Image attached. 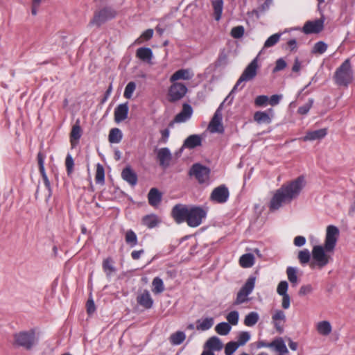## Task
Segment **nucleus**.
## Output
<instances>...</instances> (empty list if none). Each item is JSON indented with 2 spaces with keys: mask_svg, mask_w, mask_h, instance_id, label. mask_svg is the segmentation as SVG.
<instances>
[{
  "mask_svg": "<svg viewBox=\"0 0 355 355\" xmlns=\"http://www.w3.org/2000/svg\"><path fill=\"white\" fill-rule=\"evenodd\" d=\"M250 334L248 331H242L239 334L238 336L237 344H239V346H242L245 345V343L250 340Z\"/></svg>",
  "mask_w": 355,
  "mask_h": 355,
  "instance_id": "obj_53",
  "label": "nucleus"
},
{
  "mask_svg": "<svg viewBox=\"0 0 355 355\" xmlns=\"http://www.w3.org/2000/svg\"><path fill=\"white\" fill-rule=\"evenodd\" d=\"M157 159L159 165L166 168L169 166L172 159V155L168 148H162L157 153Z\"/></svg>",
  "mask_w": 355,
  "mask_h": 355,
  "instance_id": "obj_16",
  "label": "nucleus"
},
{
  "mask_svg": "<svg viewBox=\"0 0 355 355\" xmlns=\"http://www.w3.org/2000/svg\"><path fill=\"white\" fill-rule=\"evenodd\" d=\"M136 56L141 60L150 63L153 58V51L148 47H140L136 51Z\"/></svg>",
  "mask_w": 355,
  "mask_h": 355,
  "instance_id": "obj_24",
  "label": "nucleus"
},
{
  "mask_svg": "<svg viewBox=\"0 0 355 355\" xmlns=\"http://www.w3.org/2000/svg\"><path fill=\"white\" fill-rule=\"evenodd\" d=\"M187 92V87L183 83H173L168 90V100L175 102L182 98Z\"/></svg>",
  "mask_w": 355,
  "mask_h": 355,
  "instance_id": "obj_11",
  "label": "nucleus"
},
{
  "mask_svg": "<svg viewBox=\"0 0 355 355\" xmlns=\"http://www.w3.org/2000/svg\"><path fill=\"white\" fill-rule=\"evenodd\" d=\"M239 312L236 311H232L227 314L226 319L228 321L227 323L231 324L232 325H236L239 322Z\"/></svg>",
  "mask_w": 355,
  "mask_h": 355,
  "instance_id": "obj_51",
  "label": "nucleus"
},
{
  "mask_svg": "<svg viewBox=\"0 0 355 355\" xmlns=\"http://www.w3.org/2000/svg\"><path fill=\"white\" fill-rule=\"evenodd\" d=\"M254 263V257L251 253L243 254L239 259V264L243 268H250Z\"/></svg>",
  "mask_w": 355,
  "mask_h": 355,
  "instance_id": "obj_30",
  "label": "nucleus"
},
{
  "mask_svg": "<svg viewBox=\"0 0 355 355\" xmlns=\"http://www.w3.org/2000/svg\"><path fill=\"white\" fill-rule=\"evenodd\" d=\"M15 343L26 349H31L36 343L35 333L33 331H21L14 335Z\"/></svg>",
  "mask_w": 355,
  "mask_h": 355,
  "instance_id": "obj_5",
  "label": "nucleus"
},
{
  "mask_svg": "<svg viewBox=\"0 0 355 355\" xmlns=\"http://www.w3.org/2000/svg\"><path fill=\"white\" fill-rule=\"evenodd\" d=\"M114 261L112 258L108 257L103 261V269L106 272V275H110L112 272H115L116 269L113 266Z\"/></svg>",
  "mask_w": 355,
  "mask_h": 355,
  "instance_id": "obj_41",
  "label": "nucleus"
},
{
  "mask_svg": "<svg viewBox=\"0 0 355 355\" xmlns=\"http://www.w3.org/2000/svg\"><path fill=\"white\" fill-rule=\"evenodd\" d=\"M272 322L282 321L283 322L286 320V315L283 311L277 310L275 313L272 316Z\"/></svg>",
  "mask_w": 355,
  "mask_h": 355,
  "instance_id": "obj_59",
  "label": "nucleus"
},
{
  "mask_svg": "<svg viewBox=\"0 0 355 355\" xmlns=\"http://www.w3.org/2000/svg\"><path fill=\"white\" fill-rule=\"evenodd\" d=\"M228 63V57L225 52V51L223 49L220 51L217 60L214 62L215 67H225Z\"/></svg>",
  "mask_w": 355,
  "mask_h": 355,
  "instance_id": "obj_38",
  "label": "nucleus"
},
{
  "mask_svg": "<svg viewBox=\"0 0 355 355\" xmlns=\"http://www.w3.org/2000/svg\"><path fill=\"white\" fill-rule=\"evenodd\" d=\"M197 329L206 331L209 329L214 324V319L212 318H206L197 321Z\"/></svg>",
  "mask_w": 355,
  "mask_h": 355,
  "instance_id": "obj_33",
  "label": "nucleus"
},
{
  "mask_svg": "<svg viewBox=\"0 0 355 355\" xmlns=\"http://www.w3.org/2000/svg\"><path fill=\"white\" fill-rule=\"evenodd\" d=\"M207 211L200 207H192L189 209L187 225L191 227L199 226L205 218Z\"/></svg>",
  "mask_w": 355,
  "mask_h": 355,
  "instance_id": "obj_7",
  "label": "nucleus"
},
{
  "mask_svg": "<svg viewBox=\"0 0 355 355\" xmlns=\"http://www.w3.org/2000/svg\"><path fill=\"white\" fill-rule=\"evenodd\" d=\"M135 83L133 81L129 82L125 88L123 94L124 97L127 99H130L132 96L133 92H135Z\"/></svg>",
  "mask_w": 355,
  "mask_h": 355,
  "instance_id": "obj_45",
  "label": "nucleus"
},
{
  "mask_svg": "<svg viewBox=\"0 0 355 355\" xmlns=\"http://www.w3.org/2000/svg\"><path fill=\"white\" fill-rule=\"evenodd\" d=\"M162 198V193L157 188H152L148 194V200L150 205L157 207Z\"/></svg>",
  "mask_w": 355,
  "mask_h": 355,
  "instance_id": "obj_23",
  "label": "nucleus"
},
{
  "mask_svg": "<svg viewBox=\"0 0 355 355\" xmlns=\"http://www.w3.org/2000/svg\"><path fill=\"white\" fill-rule=\"evenodd\" d=\"M259 319V314L257 312L252 311L245 315L244 324L248 327H253L257 323Z\"/></svg>",
  "mask_w": 355,
  "mask_h": 355,
  "instance_id": "obj_35",
  "label": "nucleus"
},
{
  "mask_svg": "<svg viewBox=\"0 0 355 355\" xmlns=\"http://www.w3.org/2000/svg\"><path fill=\"white\" fill-rule=\"evenodd\" d=\"M42 0H32L31 2V13L33 15H36L37 13V8L40 7Z\"/></svg>",
  "mask_w": 355,
  "mask_h": 355,
  "instance_id": "obj_62",
  "label": "nucleus"
},
{
  "mask_svg": "<svg viewBox=\"0 0 355 355\" xmlns=\"http://www.w3.org/2000/svg\"><path fill=\"white\" fill-rule=\"evenodd\" d=\"M297 258L302 264H306L310 261L311 254L307 249H304L298 253Z\"/></svg>",
  "mask_w": 355,
  "mask_h": 355,
  "instance_id": "obj_47",
  "label": "nucleus"
},
{
  "mask_svg": "<svg viewBox=\"0 0 355 355\" xmlns=\"http://www.w3.org/2000/svg\"><path fill=\"white\" fill-rule=\"evenodd\" d=\"M186 338V335L183 331H176L170 336L169 340L172 345H178L183 343Z\"/></svg>",
  "mask_w": 355,
  "mask_h": 355,
  "instance_id": "obj_34",
  "label": "nucleus"
},
{
  "mask_svg": "<svg viewBox=\"0 0 355 355\" xmlns=\"http://www.w3.org/2000/svg\"><path fill=\"white\" fill-rule=\"evenodd\" d=\"M205 348L209 351H220L223 348V343L216 336L209 338L205 344Z\"/></svg>",
  "mask_w": 355,
  "mask_h": 355,
  "instance_id": "obj_25",
  "label": "nucleus"
},
{
  "mask_svg": "<svg viewBox=\"0 0 355 355\" xmlns=\"http://www.w3.org/2000/svg\"><path fill=\"white\" fill-rule=\"evenodd\" d=\"M305 186L303 176H299L288 184H283L277 189L270 202V209L277 210L283 203H289L297 198Z\"/></svg>",
  "mask_w": 355,
  "mask_h": 355,
  "instance_id": "obj_1",
  "label": "nucleus"
},
{
  "mask_svg": "<svg viewBox=\"0 0 355 355\" xmlns=\"http://www.w3.org/2000/svg\"><path fill=\"white\" fill-rule=\"evenodd\" d=\"M122 137L121 130L117 128H114L110 131L108 140L112 144H118L121 141Z\"/></svg>",
  "mask_w": 355,
  "mask_h": 355,
  "instance_id": "obj_32",
  "label": "nucleus"
},
{
  "mask_svg": "<svg viewBox=\"0 0 355 355\" xmlns=\"http://www.w3.org/2000/svg\"><path fill=\"white\" fill-rule=\"evenodd\" d=\"M142 223L148 228H153L159 223V220L157 215L150 214L146 215L142 218Z\"/></svg>",
  "mask_w": 355,
  "mask_h": 355,
  "instance_id": "obj_31",
  "label": "nucleus"
},
{
  "mask_svg": "<svg viewBox=\"0 0 355 355\" xmlns=\"http://www.w3.org/2000/svg\"><path fill=\"white\" fill-rule=\"evenodd\" d=\"M318 332L322 335L327 336L329 335L332 331V327L329 321H321L317 324L316 327Z\"/></svg>",
  "mask_w": 355,
  "mask_h": 355,
  "instance_id": "obj_27",
  "label": "nucleus"
},
{
  "mask_svg": "<svg viewBox=\"0 0 355 355\" xmlns=\"http://www.w3.org/2000/svg\"><path fill=\"white\" fill-rule=\"evenodd\" d=\"M137 302L140 306L147 309L152 308L153 305V300L147 290H144L142 293L137 297Z\"/></svg>",
  "mask_w": 355,
  "mask_h": 355,
  "instance_id": "obj_19",
  "label": "nucleus"
},
{
  "mask_svg": "<svg viewBox=\"0 0 355 355\" xmlns=\"http://www.w3.org/2000/svg\"><path fill=\"white\" fill-rule=\"evenodd\" d=\"M231 329L232 327L230 324L225 322L218 323L215 327L216 331L222 336L227 335L230 333Z\"/></svg>",
  "mask_w": 355,
  "mask_h": 355,
  "instance_id": "obj_40",
  "label": "nucleus"
},
{
  "mask_svg": "<svg viewBox=\"0 0 355 355\" xmlns=\"http://www.w3.org/2000/svg\"><path fill=\"white\" fill-rule=\"evenodd\" d=\"M281 33H275L270 36L264 43V48H269L275 46L279 40Z\"/></svg>",
  "mask_w": 355,
  "mask_h": 355,
  "instance_id": "obj_44",
  "label": "nucleus"
},
{
  "mask_svg": "<svg viewBox=\"0 0 355 355\" xmlns=\"http://www.w3.org/2000/svg\"><path fill=\"white\" fill-rule=\"evenodd\" d=\"M193 76V73L189 69H182L176 71L170 78L171 83H175L178 80H191Z\"/></svg>",
  "mask_w": 355,
  "mask_h": 355,
  "instance_id": "obj_20",
  "label": "nucleus"
},
{
  "mask_svg": "<svg viewBox=\"0 0 355 355\" xmlns=\"http://www.w3.org/2000/svg\"><path fill=\"white\" fill-rule=\"evenodd\" d=\"M268 101V97L267 96L260 95V96H258L255 98L254 102H255V105L257 106H263V105H265Z\"/></svg>",
  "mask_w": 355,
  "mask_h": 355,
  "instance_id": "obj_61",
  "label": "nucleus"
},
{
  "mask_svg": "<svg viewBox=\"0 0 355 355\" xmlns=\"http://www.w3.org/2000/svg\"><path fill=\"white\" fill-rule=\"evenodd\" d=\"M288 288V284L286 281H281L277 288V292L279 295H288L287 291Z\"/></svg>",
  "mask_w": 355,
  "mask_h": 355,
  "instance_id": "obj_54",
  "label": "nucleus"
},
{
  "mask_svg": "<svg viewBox=\"0 0 355 355\" xmlns=\"http://www.w3.org/2000/svg\"><path fill=\"white\" fill-rule=\"evenodd\" d=\"M95 181L98 184H104L105 182V170L101 164H97L95 175Z\"/></svg>",
  "mask_w": 355,
  "mask_h": 355,
  "instance_id": "obj_43",
  "label": "nucleus"
},
{
  "mask_svg": "<svg viewBox=\"0 0 355 355\" xmlns=\"http://www.w3.org/2000/svg\"><path fill=\"white\" fill-rule=\"evenodd\" d=\"M293 243L295 246L301 247L306 243V239L303 236H297L294 239Z\"/></svg>",
  "mask_w": 355,
  "mask_h": 355,
  "instance_id": "obj_63",
  "label": "nucleus"
},
{
  "mask_svg": "<svg viewBox=\"0 0 355 355\" xmlns=\"http://www.w3.org/2000/svg\"><path fill=\"white\" fill-rule=\"evenodd\" d=\"M129 107L128 103L119 105L114 110V121L120 123L128 118Z\"/></svg>",
  "mask_w": 355,
  "mask_h": 355,
  "instance_id": "obj_18",
  "label": "nucleus"
},
{
  "mask_svg": "<svg viewBox=\"0 0 355 355\" xmlns=\"http://www.w3.org/2000/svg\"><path fill=\"white\" fill-rule=\"evenodd\" d=\"M270 347H274L275 350L280 354H286L288 353V350L284 343L282 338H277L269 343Z\"/></svg>",
  "mask_w": 355,
  "mask_h": 355,
  "instance_id": "obj_26",
  "label": "nucleus"
},
{
  "mask_svg": "<svg viewBox=\"0 0 355 355\" xmlns=\"http://www.w3.org/2000/svg\"><path fill=\"white\" fill-rule=\"evenodd\" d=\"M189 209L184 205H175L171 210V216L174 220L180 224L187 220Z\"/></svg>",
  "mask_w": 355,
  "mask_h": 355,
  "instance_id": "obj_13",
  "label": "nucleus"
},
{
  "mask_svg": "<svg viewBox=\"0 0 355 355\" xmlns=\"http://www.w3.org/2000/svg\"><path fill=\"white\" fill-rule=\"evenodd\" d=\"M313 103V99L310 98L306 104L298 108L297 112L302 115L306 114L309 112L311 107H312Z\"/></svg>",
  "mask_w": 355,
  "mask_h": 355,
  "instance_id": "obj_55",
  "label": "nucleus"
},
{
  "mask_svg": "<svg viewBox=\"0 0 355 355\" xmlns=\"http://www.w3.org/2000/svg\"><path fill=\"white\" fill-rule=\"evenodd\" d=\"M193 113L192 107L187 103H184L182 105V110L178 113L168 124L170 128H173L175 123H183L189 120Z\"/></svg>",
  "mask_w": 355,
  "mask_h": 355,
  "instance_id": "obj_14",
  "label": "nucleus"
},
{
  "mask_svg": "<svg viewBox=\"0 0 355 355\" xmlns=\"http://www.w3.org/2000/svg\"><path fill=\"white\" fill-rule=\"evenodd\" d=\"M245 33V28L243 26H237L232 28L231 35L235 39L242 37Z\"/></svg>",
  "mask_w": 355,
  "mask_h": 355,
  "instance_id": "obj_49",
  "label": "nucleus"
},
{
  "mask_svg": "<svg viewBox=\"0 0 355 355\" xmlns=\"http://www.w3.org/2000/svg\"><path fill=\"white\" fill-rule=\"evenodd\" d=\"M313 291V287L311 284L302 285L299 291L298 295L300 296H304L306 295L310 294Z\"/></svg>",
  "mask_w": 355,
  "mask_h": 355,
  "instance_id": "obj_58",
  "label": "nucleus"
},
{
  "mask_svg": "<svg viewBox=\"0 0 355 355\" xmlns=\"http://www.w3.org/2000/svg\"><path fill=\"white\" fill-rule=\"evenodd\" d=\"M339 230L336 226L333 225L327 226L324 240V248L326 252H332L334 250L339 236Z\"/></svg>",
  "mask_w": 355,
  "mask_h": 355,
  "instance_id": "obj_9",
  "label": "nucleus"
},
{
  "mask_svg": "<svg viewBox=\"0 0 355 355\" xmlns=\"http://www.w3.org/2000/svg\"><path fill=\"white\" fill-rule=\"evenodd\" d=\"M211 5L214 9V16L216 21H219L221 18L223 9V0H212Z\"/></svg>",
  "mask_w": 355,
  "mask_h": 355,
  "instance_id": "obj_29",
  "label": "nucleus"
},
{
  "mask_svg": "<svg viewBox=\"0 0 355 355\" xmlns=\"http://www.w3.org/2000/svg\"><path fill=\"white\" fill-rule=\"evenodd\" d=\"M327 45L324 42L320 41L315 44L312 52L322 54L327 51Z\"/></svg>",
  "mask_w": 355,
  "mask_h": 355,
  "instance_id": "obj_52",
  "label": "nucleus"
},
{
  "mask_svg": "<svg viewBox=\"0 0 355 355\" xmlns=\"http://www.w3.org/2000/svg\"><path fill=\"white\" fill-rule=\"evenodd\" d=\"M254 120L259 123H270L271 119L266 112L258 111L254 115Z\"/></svg>",
  "mask_w": 355,
  "mask_h": 355,
  "instance_id": "obj_37",
  "label": "nucleus"
},
{
  "mask_svg": "<svg viewBox=\"0 0 355 355\" xmlns=\"http://www.w3.org/2000/svg\"><path fill=\"white\" fill-rule=\"evenodd\" d=\"M202 145V137L199 135H191L189 136L183 143V148L193 149Z\"/></svg>",
  "mask_w": 355,
  "mask_h": 355,
  "instance_id": "obj_21",
  "label": "nucleus"
},
{
  "mask_svg": "<svg viewBox=\"0 0 355 355\" xmlns=\"http://www.w3.org/2000/svg\"><path fill=\"white\" fill-rule=\"evenodd\" d=\"M286 275L288 281L291 282L293 287H295L299 282L297 277V269L295 267L288 266L286 268Z\"/></svg>",
  "mask_w": 355,
  "mask_h": 355,
  "instance_id": "obj_28",
  "label": "nucleus"
},
{
  "mask_svg": "<svg viewBox=\"0 0 355 355\" xmlns=\"http://www.w3.org/2000/svg\"><path fill=\"white\" fill-rule=\"evenodd\" d=\"M153 35V30L150 29V28L147 29L141 34L140 37L138 38L135 42L137 44H140L142 42V40H149L150 38H152Z\"/></svg>",
  "mask_w": 355,
  "mask_h": 355,
  "instance_id": "obj_56",
  "label": "nucleus"
},
{
  "mask_svg": "<svg viewBox=\"0 0 355 355\" xmlns=\"http://www.w3.org/2000/svg\"><path fill=\"white\" fill-rule=\"evenodd\" d=\"M257 69H258V59L257 58H255L253 59L251 62L246 67V68L244 69L243 72L242 73L241 76L237 80L236 85L233 87L232 90V93L235 92L239 85L243 82H246L252 80L257 73Z\"/></svg>",
  "mask_w": 355,
  "mask_h": 355,
  "instance_id": "obj_4",
  "label": "nucleus"
},
{
  "mask_svg": "<svg viewBox=\"0 0 355 355\" xmlns=\"http://www.w3.org/2000/svg\"><path fill=\"white\" fill-rule=\"evenodd\" d=\"M210 169L200 163L193 164L190 168L188 175L194 177L199 184H203L209 178Z\"/></svg>",
  "mask_w": 355,
  "mask_h": 355,
  "instance_id": "obj_6",
  "label": "nucleus"
},
{
  "mask_svg": "<svg viewBox=\"0 0 355 355\" xmlns=\"http://www.w3.org/2000/svg\"><path fill=\"white\" fill-rule=\"evenodd\" d=\"M335 80L338 85L347 86L353 79V73L349 59L345 60L335 73Z\"/></svg>",
  "mask_w": 355,
  "mask_h": 355,
  "instance_id": "obj_3",
  "label": "nucleus"
},
{
  "mask_svg": "<svg viewBox=\"0 0 355 355\" xmlns=\"http://www.w3.org/2000/svg\"><path fill=\"white\" fill-rule=\"evenodd\" d=\"M230 196L228 188L225 184H221L214 188L210 195V200L219 204L225 203Z\"/></svg>",
  "mask_w": 355,
  "mask_h": 355,
  "instance_id": "obj_10",
  "label": "nucleus"
},
{
  "mask_svg": "<svg viewBox=\"0 0 355 355\" xmlns=\"http://www.w3.org/2000/svg\"><path fill=\"white\" fill-rule=\"evenodd\" d=\"M223 103H222L218 109L216 110L211 121L209 124V130L211 132H218L223 133L224 132V128L222 124V110Z\"/></svg>",
  "mask_w": 355,
  "mask_h": 355,
  "instance_id": "obj_12",
  "label": "nucleus"
},
{
  "mask_svg": "<svg viewBox=\"0 0 355 355\" xmlns=\"http://www.w3.org/2000/svg\"><path fill=\"white\" fill-rule=\"evenodd\" d=\"M326 250L324 246L315 245L312 250V257L314 261V264L319 268H322L326 266L331 259L325 252Z\"/></svg>",
  "mask_w": 355,
  "mask_h": 355,
  "instance_id": "obj_8",
  "label": "nucleus"
},
{
  "mask_svg": "<svg viewBox=\"0 0 355 355\" xmlns=\"http://www.w3.org/2000/svg\"><path fill=\"white\" fill-rule=\"evenodd\" d=\"M282 306L284 309H288L290 307L291 304V298L289 295H282Z\"/></svg>",
  "mask_w": 355,
  "mask_h": 355,
  "instance_id": "obj_64",
  "label": "nucleus"
},
{
  "mask_svg": "<svg viewBox=\"0 0 355 355\" xmlns=\"http://www.w3.org/2000/svg\"><path fill=\"white\" fill-rule=\"evenodd\" d=\"M116 14V11L111 6H105L96 10L89 23V26H96L100 27L106 21L114 19Z\"/></svg>",
  "mask_w": 355,
  "mask_h": 355,
  "instance_id": "obj_2",
  "label": "nucleus"
},
{
  "mask_svg": "<svg viewBox=\"0 0 355 355\" xmlns=\"http://www.w3.org/2000/svg\"><path fill=\"white\" fill-rule=\"evenodd\" d=\"M324 28V20L318 19L314 21H306L303 26V32L305 34L318 33Z\"/></svg>",
  "mask_w": 355,
  "mask_h": 355,
  "instance_id": "obj_15",
  "label": "nucleus"
},
{
  "mask_svg": "<svg viewBox=\"0 0 355 355\" xmlns=\"http://www.w3.org/2000/svg\"><path fill=\"white\" fill-rule=\"evenodd\" d=\"M327 134L326 128H322L316 130L309 131L303 137L304 141L320 140L324 138Z\"/></svg>",
  "mask_w": 355,
  "mask_h": 355,
  "instance_id": "obj_22",
  "label": "nucleus"
},
{
  "mask_svg": "<svg viewBox=\"0 0 355 355\" xmlns=\"http://www.w3.org/2000/svg\"><path fill=\"white\" fill-rule=\"evenodd\" d=\"M239 347V344H237L236 342L230 341L227 343L225 347V355H232L233 354L236 350Z\"/></svg>",
  "mask_w": 355,
  "mask_h": 355,
  "instance_id": "obj_48",
  "label": "nucleus"
},
{
  "mask_svg": "<svg viewBox=\"0 0 355 355\" xmlns=\"http://www.w3.org/2000/svg\"><path fill=\"white\" fill-rule=\"evenodd\" d=\"M153 292L155 294L161 293L164 291V286L163 281L161 278L155 277L152 282Z\"/></svg>",
  "mask_w": 355,
  "mask_h": 355,
  "instance_id": "obj_39",
  "label": "nucleus"
},
{
  "mask_svg": "<svg viewBox=\"0 0 355 355\" xmlns=\"http://www.w3.org/2000/svg\"><path fill=\"white\" fill-rule=\"evenodd\" d=\"M255 280L254 277H250L240 290L245 292V294L250 295L254 289Z\"/></svg>",
  "mask_w": 355,
  "mask_h": 355,
  "instance_id": "obj_42",
  "label": "nucleus"
},
{
  "mask_svg": "<svg viewBox=\"0 0 355 355\" xmlns=\"http://www.w3.org/2000/svg\"><path fill=\"white\" fill-rule=\"evenodd\" d=\"M81 137V128L79 125H74L70 133L71 142L73 140H78Z\"/></svg>",
  "mask_w": 355,
  "mask_h": 355,
  "instance_id": "obj_50",
  "label": "nucleus"
},
{
  "mask_svg": "<svg viewBox=\"0 0 355 355\" xmlns=\"http://www.w3.org/2000/svg\"><path fill=\"white\" fill-rule=\"evenodd\" d=\"M248 295V294H245V292L240 290L237 293L236 298V300H235L234 304L239 305V304H241L246 302L248 300V298H247Z\"/></svg>",
  "mask_w": 355,
  "mask_h": 355,
  "instance_id": "obj_57",
  "label": "nucleus"
},
{
  "mask_svg": "<svg viewBox=\"0 0 355 355\" xmlns=\"http://www.w3.org/2000/svg\"><path fill=\"white\" fill-rule=\"evenodd\" d=\"M121 177L130 186L135 187L137 183V175L130 166H126L121 172Z\"/></svg>",
  "mask_w": 355,
  "mask_h": 355,
  "instance_id": "obj_17",
  "label": "nucleus"
},
{
  "mask_svg": "<svg viewBox=\"0 0 355 355\" xmlns=\"http://www.w3.org/2000/svg\"><path fill=\"white\" fill-rule=\"evenodd\" d=\"M286 61L282 58H279L276 61V65L272 71L275 73L282 71L286 68Z\"/></svg>",
  "mask_w": 355,
  "mask_h": 355,
  "instance_id": "obj_60",
  "label": "nucleus"
},
{
  "mask_svg": "<svg viewBox=\"0 0 355 355\" xmlns=\"http://www.w3.org/2000/svg\"><path fill=\"white\" fill-rule=\"evenodd\" d=\"M125 241L131 248L137 245L138 243L137 236L132 230H129L125 232Z\"/></svg>",
  "mask_w": 355,
  "mask_h": 355,
  "instance_id": "obj_36",
  "label": "nucleus"
},
{
  "mask_svg": "<svg viewBox=\"0 0 355 355\" xmlns=\"http://www.w3.org/2000/svg\"><path fill=\"white\" fill-rule=\"evenodd\" d=\"M65 166L67 169V173L70 177L73 171L74 161L72 156L68 154L65 159Z\"/></svg>",
  "mask_w": 355,
  "mask_h": 355,
  "instance_id": "obj_46",
  "label": "nucleus"
}]
</instances>
